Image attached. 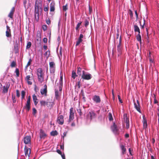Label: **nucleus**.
I'll return each instance as SVG.
<instances>
[{
  "mask_svg": "<svg viewBox=\"0 0 159 159\" xmlns=\"http://www.w3.org/2000/svg\"><path fill=\"white\" fill-rule=\"evenodd\" d=\"M44 89H41L40 90V93L42 95H44L45 96H47V86L46 84H45L44 85Z\"/></svg>",
  "mask_w": 159,
  "mask_h": 159,
  "instance_id": "12",
  "label": "nucleus"
},
{
  "mask_svg": "<svg viewBox=\"0 0 159 159\" xmlns=\"http://www.w3.org/2000/svg\"><path fill=\"white\" fill-rule=\"evenodd\" d=\"M61 157L62 158V159H65V155L63 154H61Z\"/></svg>",
  "mask_w": 159,
  "mask_h": 159,
  "instance_id": "60",
  "label": "nucleus"
},
{
  "mask_svg": "<svg viewBox=\"0 0 159 159\" xmlns=\"http://www.w3.org/2000/svg\"><path fill=\"white\" fill-rule=\"evenodd\" d=\"M24 152L25 156L27 157V156L29 157L30 156L31 153L30 149V148H28L26 146H25Z\"/></svg>",
  "mask_w": 159,
  "mask_h": 159,
  "instance_id": "9",
  "label": "nucleus"
},
{
  "mask_svg": "<svg viewBox=\"0 0 159 159\" xmlns=\"http://www.w3.org/2000/svg\"><path fill=\"white\" fill-rule=\"evenodd\" d=\"M140 34V33H138L136 39L137 40L141 43V38Z\"/></svg>",
  "mask_w": 159,
  "mask_h": 159,
  "instance_id": "28",
  "label": "nucleus"
},
{
  "mask_svg": "<svg viewBox=\"0 0 159 159\" xmlns=\"http://www.w3.org/2000/svg\"><path fill=\"white\" fill-rule=\"evenodd\" d=\"M111 129L112 132L115 134L117 133V129L116 125L114 123L113 125L111 126Z\"/></svg>",
  "mask_w": 159,
  "mask_h": 159,
  "instance_id": "16",
  "label": "nucleus"
},
{
  "mask_svg": "<svg viewBox=\"0 0 159 159\" xmlns=\"http://www.w3.org/2000/svg\"><path fill=\"white\" fill-rule=\"evenodd\" d=\"M63 9L64 11H66L67 9V5L63 6Z\"/></svg>",
  "mask_w": 159,
  "mask_h": 159,
  "instance_id": "51",
  "label": "nucleus"
},
{
  "mask_svg": "<svg viewBox=\"0 0 159 159\" xmlns=\"http://www.w3.org/2000/svg\"><path fill=\"white\" fill-rule=\"evenodd\" d=\"M120 147L122 151V153L124 154L125 153L126 151V149L125 148V146L123 145H120Z\"/></svg>",
  "mask_w": 159,
  "mask_h": 159,
  "instance_id": "25",
  "label": "nucleus"
},
{
  "mask_svg": "<svg viewBox=\"0 0 159 159\" xmlns=\"http://www.w3.org/2000/svg\"><path fill=\"white\" fill-rule=\"evenodd\" d=\"M10 84H7L6 86H4L2 88L3 92L4 93H7V92L8 89L9 87Z\"/></svg>",
  "mask_w": 159,
  "mask_h": 159,
  "instance_id": "21",
  "label": "nucleus"
},
{
  "mask_svg": "<svg viewBox=\"0 0 159 159\" xmlns=\"http://www.w3.org/2000/svg\"><path fill=\"white\" fill-rule=\"evenodd\" d=\"M32 61V60L31 59V58L30 59L28 62L27 63V65L25 66V69H27L28 66H30V64H31Z\"/></svg>",
  "mask_w": 159,
  "mask_h": 159,
  "instance_id": "29",
  "label": "nucleus"
},
{
  "mask_svg": "<svg viewBox=\"0 0 159 159\" xmlns=\"http://www.w3.org/2000/svg\"><path fill=\"white\" fill-rule=\"evenodd\" d=\"M50 55V52L49 51H46L44 53V55L47 58H48Z\"/></svg>",
  "mask_w": 159,
  "mask_h": 159,
  "instance_id": "33",
  "label": "nucleus"
},
{
  "mask_svg": "<svg viewBox=\"0 0 159 159\" xmlns=\"http://www.w3.org/2000/svg\"><path fill=\"white\" fill-rule=\"evenodd\" d=\"M154 102L155 104H156L158 102V101L156 99V98L154 99Z\"/></svg>",
  "mask_w": 159,
  "mask_h": 159,
  "instance_id": "64",
  "label": "nucleus"
},
{
  "mask_svg": "<svg viewBox=\"0 0 159 159\" xmlns=\"http://www.w3.org/2000/svg\"><path fill=\"white\" fill-rule=\"evenodd\" d=\"M89 25V22L87 20H86L84 21V26L87 27Z\"/></svg>",
  "mask_w": 159,
  "mask_h": 159,
  "instance_id": "43",
  "label": "nucleus"
},
{
  "mask_svg": "<svg viewBox=\"0 0 159 159\" xmlns=\"http://www.w3.org/2000/svg\"><path fill=\"white\" fill-rule=\"evenodd\" d=\"M12 100H13V102L14 103H15L16 102V100H15V97H12Z\"/></svg>",
  "mask_w": 159,
  "mask_h": 159,
  "instance_id": "59",
  "label": "nucleus"
},
{
  "mask_svg": "<svg viewBox=\"0 0 159 159\" xmlns=\"http://www.w3.org/2000/svg\"><path fill=\"white\" fill-rule=\"evenodd\" d=\"M57 122L60 125H62L64 123V117L62 115L59 116L57 119Z\"/></svg>",
  "mask_w": 159,
  "mask_h": 159,
  "instance_id": "10",
  "label": "nucleus"
},
{
  "mask_svg": "<svg viewBox=\"0 0 159 159\" xmlns=\"http://www.w3.org/2000/svg\"><path fill=\"white\" fill-rule=\"evenodd\" d=\"M30 99H31V97L30 96H29L28 97L27 101L30 102Z\"/></svg>",
  "mask_w": 159,
  "mask_h": 159,
  "instance_id": "56",
  "label": "nucleus"
},
{
  "mask_svg": "<svg viewBox=\"0 0 159 159\" xmlns=\"http://www.w3.org/2000/svg\"><path fill=\"white\" fill-rule=\"evenodd\" d=\"M37 36V41H40L41 40V34L40 33H37L36 35Z\"/></svg>",
  "mask_w": 159,
  "mask_h": 159,
  "instance_id": "35",
  "label": "nucleus"
},
{
  "mask_svg": "<svg viewBox=\"0 0 159 159\" xmlns=\"http://www.w3.org/2000/svg\"><path fill=\"white\" fill-rule=\"evenodd\" d=\"M55 3L54 1L51 2L50 4V12H54L55 10Z\"/></svg>",
  "mask_w": 159,
  "mask_h": 159,
  "instance_id": "13",
  "label": "nucleus"
},
{
  "mask_svg": "<svg viewBox=\"0 0 159 159\" xmlns=\"http://www.w3.org/2000/svg\"><path fill=\"white\" fill-rule=\"evenodd\" d=\"M83 37H84L83 35L82 34H80V37L79 38L81 39H82L83 38Z\"/></svg>",
  "mask_w": 159,
  "mask_h": 159,
  "instance_id": "57",
  "label": "nucleus"
},
{
  "mask_svg": "<svg viewBox=\"0 0 159 159\" xmlns=\"http://www.w3.org/2000/svg\"><path fill=\"white\" fill-rule=\"evenodd\" d=\"M109 119L110 121H111L113 120L112 116L111 113L109 112L108 113Z\"/></svg>",
  "mask_w": 159,
  "mask_h": 159,
  "instance_id": "38",
  "label": "nucleus"
},
{
  "mask_svg": "<svg viewBox=\"0 0 159 159\" xmlns=\"http://www.w3.org/2000/svg\"><path fill=\"white\" fill-rule=\"evenodd\" d=\"M152 142L153 144L155 142V140L154 138H152Z\"/></svg>",
  "mask_w": 159,
  "mask_h": 159,
  "instance_id": "63",
  "label": "nucleus"
},
{
  "mask_svg": "<svg viewBox=\"0 0 159 159\" xmlns=\"http://www.w3.org/2000/svg\"><path fill=\"white\" fill-rule=\"evenodd\" d=\"M42 28H43V30L44 31H46L47 29V26L46 25H43L42 26Z\"/></svg>",
  "mask_w": 159,
  "mask_h": 159,
  "instance_id": "45",
  "label": "nucleus"
},
{
  "mask_svg": "<svg viewBox=\"0 0 159 159\" xmlns=\"http://www.w3.org/2000/svg\"><path fill=\"white\" fill-rule=\"evenodd\" d=\"M49 9V7L48 5L45 6L44 7V11H48Z\"/></svg>",
  "mask_w": 159,
  "mask_h": 159,
  "instance_id": "41",
  "label": "nucleus"
},
{
  "mask_svg": "<svg viewBox=\"0 0 159 159\" xmlns=\"http://www.w3.org/2000/svg\"><path fill=\"white\" fill-rule=\"evenodd\" d=\"M55 96L57 98L59 97V93H58V91L57 90H55Z\"/></svg>",
  "mask_w": 159,
  "mask_h": 159,
  "instance_id": "42",
  "label": "nucleus"
},
{
  "mask_svg": "<svg viewBox=\"0 0 159 159\" xmlns=\"http://www.w3.org/2000/svg\"><path fill=\"white\" fill-rule=\"evenodd\" d=\"M33 114L35 115L37 112V111L35 108H33L32 109Z\"/></svg>",
  "mask_w": 159,
  "mask_h": 159,
  "instance_id": "49",
  "label": "nucleus"
},
{
  "mask_svg": "<svg viewBox=\"0 0 159 159\" xmlns=\"http://www.w3.org/2000/svg\"><path fill=\"white\" fill-rule=\"evenodd\" d=\"M55 67V64L54 62L52 61L49 63V68Z\"/></svg>",
  "mask_w": 159,
  "mask_h": 159,
  "instance_id": "32",
  "label": "nucleus"
},
{
  "mask_svg": "<svg viewBox=\"0 0 159 159\" xmlns=\"http://www.w3.org/2000/svg\"><path fill=\"white\" fill-rule=\"evenodd\" d=\"M77 76V75H76V72L74 70H73L72 73V77L75 79Z\"/></svg>",
  "mask_w": 159,
  "mask_h": 159,
  "instance_id": "31",
  "label": "nucleus"
},
{
  "mask_svg": "<svg viewBox=\"0 0 159 159\" xmlns=\"http://www.w3.org/2000/svg\"><path fill=\"white\" fill-rule=\"evenodd\" d=\"M38 1L36 0L35 2V7L34 8V14L36 18V16L37 17V20H38L39 18V9H41L42 6V2L41 3V6H39L38 3Z\"/></svg>",
  "mask_w": 159,
  "mask_h": 159,
  "instance_id": "2",
  "label": "nucleus"
},
{
  "mask_svg": "<svg viewBox=\"0 0 159 159\" xmlns=\"http://www.w3.org/2000/svg\"><path fill=\"white\" fill-rule=\"evenodd\" d=\"M16 75L17 76H19V70L18 69H16Z\"/></svg>",
  "mask_w": 159,
  "mask_h": 159,
  "instance_id": "55",
  "label": "nucleus"
},
{
  "mask_svg": "<svg viewBox=\"0 0 159 159\" xmlns=\"http://www.w3.org/2000/svg\"><path fill=\"white\" fill-rule=\"evenodd\" d=\"M15 7H13L12 8L10 13H9L8 15V17L11 19H12L13 18V16L14 14V13L15 11Z\"/></svg>",
  "mask_w": 159,
  "mask_h": 159,
  "instance_id": "18",
  "label": "nucleus"
},
{
  "mask_svg": "<svg viewBox=\"0 0 159 159\" xmlns=\"http://www.w3.org/2000/svg\"><path fill=\"white\" fill-rule=\"evenodd\" d=\"M93 101L96 103H99L101 102V99L99 96L95 95L92 98Z\"/></svg>",
  "mask_w": 159,
  "mask_h": 159,
  "instance_id": "11",
  "label": "nucleus"
},
{
  "mask_svg": "<svg viewBox=\"0 0 159 159\" xmlns=\"http://www.w3.org/2000/svg\"><path fill=\"white\" fill-rule=\"evenodd\" d=\"M31 45V43L30 42H29L27 43L26 48L28 49L30 48Z\"/></svg>",
  "mask_w": 159,
  "mask_h": 159,
  "instance_id": "34",
  "label": "nucleus"
},
{
  "mask_svg": "<svg viewBox=\"0 0 159 159\" xmlns=\"http://www.w3.org/2000/svg\"><path fill=\"white\" fill-rule=\"evenodd\" d=\"M96 114L93 111H89L88 114V117H89L91 119H92L95 117Z\"/></svg>",
  "mask_w": 159,
  "mask_h": 159,
  "instance_id": "15",
  "label": "nucleus"
},
{
  "mask_svg": "<svg viewBox=\"0 0 159 159\" xmlns=\"http://www.w3.org/2000/svg\"><path fill=\"white\" fill-rule=\"evenodd\" d=\"M143 123L144 128H146L148 126L147 122V120L145 119V116H143Z\"/></svg>",
  "mask_w": 159,
  "mask_h": 159,
  "instance_id": "20",
  "label": "nucleus"
},
{
  "mask_svg": "<svg viewBox=\"0 0 159 159\" xmlns=\"http://www.w3.org/2000/svg\"><path fill=\"white\" fill-rule=\"evenodd\" d=\"M16 62L14 61H13L11 63V67H15V66H16Z\"/></svg>",
  "mask_w": 159,
  "mask_h": 159,
  "instance_id": "44",
  "label": "nucleus"
},
{
  "mask_svg": "<svg viewBox=\"0 0 159 159\" xmlns=\"http://www.w3.org/2000/svg\"><path fill=\"white\" fill-rule=\"evenodd\" d=\"M16 95L17 97H19L20 96L19 91L18 90H16Z\"/></svg>",
  "mask_w": 159,
  "mask_h": 159,
  "instance_id": "50",
  "label": "nucleus"
},
{
  "mask_svg": "<svg viewBox=\"0 0 159 159\" xmlns=\"http://www.w3.org/2000/svg\"><path fill=\"white\" fill-rule=\"evenodd\" d=\"M60 78L59 80L63 81V75H61V73L60 74Z\"/></svg>",
  "mask_w": 159,
  "mask_h": 159,
  "instance_id": "58",
  "label": "nucleus"
},
{
  "mask_svg": "<svg viewBox=\"0 0 159 159\" xmlns=\"http://www.w3.org/2000/svg\"><path fill=\"white\" fill-rule=\"evenodd\" d=\"M77 73L80 75H82V68L80 67L77 68Z\"/></svg>",
  "mask_w": 159,
  "mask_h": 159,
  "instance_id": "26",
  "label": "nucleus"
},
{
  "mask_svg": "<svg viewBox=\"0 0 159 159\" xmlns=\"http://www.w3.org/2000/svg\"><path fill=\"white\" fill-rule=\"evenodd\" d=\"M83 40L82 39H80L78 38V40L76 42V46H77L78 45L81 43L82 41Z\"/></svg>",
  "mask_w": 159,
  "mask_h": 159,
  "instance_id": "36",
  "label": "nucleus"
},
{
  "mask_svg": "<svg viewBox=\"0 0 159 159\" xmlns=\"http://www.w3.org/2000/svg\"><path fill=\"white\" fill-rule=\"evenodd\" d=\"M40 102L41 106H45V105H46L48 107H49L50 105H51V107H52L53 104V102H50L48 101H45L44 100L40 101Z\"/></svg>",
  "mask_w": 159,
  "mask_h": 159,
  "instance_id": "4",
  "label": "nucleus"
},
{
  "mask_svg": "<svg viewBox=\"0 0 159 159\" xmlns=\"http://www.w3.org/2000/svg\"><path fill=\"white\" fill-rule=\"evenodd\" d=\"M92 75L90 74L88 72H85L84 70L82 71L81 78L83 79L89 80L92 78Z\"/></svg>",
  "mask_w": 159,
  "mask_h": 159,
  "instance_id": "3",
  "label": "nucleus"
},
{
  "mask_svg": "<svg viewBox=\"0 0 159 159\" xmlns=\"http://www.w3.org/2000/svg\"><path fill=\"white\" fill-rule=\"evenodd\" d=\"M24 141L25 144H29L30 143L31 137L30 136H26L24 138Z\"/></svg>",
  "mask_w": 159,
  "mask_h": 159,
  "instance_id": "14",
  "label": "nucleus"
},
{
  "mask_svg": "<svg viewBox=\"0 0 159 159\" xmlns=\"http://www.w3.org/2000/svg\"><path fill=\"white\" fill-rule=\"evenodd\" d=\"M77 112L79 113V115L80 116H81L82 115L81 111L80 109V108H79L77 109Z\"/></svg>",
  "mask_w": 159,
  "mask_h": 159,
  "instance_id": "46",
  "label": "nucleus"
},
{
  "mask_svg": "<svg viewBox=\"0 0 159 159\" xmlns=\"http://www.w3.org/2000/svg\"><path fill=\"white\" fill-rule=\"evenodd\" d=\"M30 102H26L25 106L24 107V108L27 111H28L30 109Z\"/></svg>",
  "mask_w": 159,
  "mask_h": 159,
  "instance_id": "17",
  "label": "nucleus"
},
{
  "mask_svg": "<svg viewBox=\"0 0 159 159\" xmlns=\"http://www.w3.org/2000/svg\"><path fill=\"white\" fill-rule=\"evenodd\" d=\"M38 81L40 83H42L44 81V71L41 68H38L36 70Z\"/></svg>",
  "mask_w": 159,
  "mask_h": 159,
  "instance_id": "1",
  "label": "nucleus"
},
{
  "mask_svg": "<svg viewBox=\"0 0 159 159\" xmlns=\"http://www.w3.org/2000/svg\"><path fill=\"white\" fill-rule=\"evenodd\" d=\"M25 95V92L24 90L22 91L21 93L22 99H23L24 98Z\"/></svg>",
  "mask_w": 159,
  "mask_h": 159,
  "instance_id": "39",
  "label": "nucleus"
},
{
  "mask_svg": "<svg viewBox=\"0 0 159 159\" xmlns=\"http://www.w3.org/2000/svg\"><path fill=\"white\" fill-rule=\"evenodd\" d=\"M124 121L126 123H129V121L128 118L126 116L124 117Z\"/></svg>",
  "mask_w": 159,
  "mask_h": 159,
  "instance_id": "47",
  "label": "nucleus"
},
{
  "mask_svg": "<svg viewBox=\"0 0 159 159\" xmlns=\"http://www.w3.org/2000/svg\"><path fill=\"white\" fill-rule=\"evenodd\" d=\"M59 90L60 91L62 90V88L63 86V81L59 80Z\"/></svg>",
  "mask_w": 159,
  "mask_h": 159,
  "instance_id": "27",
  "label": "nucleus"
},
{
  "mask_svg": "<svg viewBox=\"0 0 159 159\" xmlns=\"http://www.w3.org/2000/svg\"><path fill=\"white\" fill-rule=\"evenodd\" d=\"M33 99L35 105H36L38 103V99L36 96L35 94L33 95Z\"/></svg>",
  "mask_w": 159,
  "mask_h": 159,
  "instance_id": "23",
  "label": "nucleus"
},
{
  "mask_svg": "<svg viewBox=\"0 0 159 159\" xmlns=\"http://www.w3.org/2000/svg\"><path fill=\"white\" fill-rule=\"evenodd\" d=\"M26 3H27V0H24L23 1V4L24 5V6L25 8L26 9Z\"/></svg>",
  "mask_w": 159,
  "mask_h": 159,
  "instance_id": "48",
  "label": "nucleus"
},
{
  "mask_svg": "<svg viewBox=\"0 0 159 159\" xmlns=\"http://www.w3.org/2000/svg\"><path fill=\"white\" fill-rule=\"evenodd\" d=\"M33 78V76H31L30 75H28L25 77V80L28 84L31 85L32 84V82L31 81Z\"/></svg>",
  "mask_w": 159,
  "mask_h": 159,
  "instance_id": "8",
  "label": "nucleus"
},
{
  "mask_svg": "<svg viewBox=\"0 0 159 159\" xmlns=\"http://www.w3.org/2000/svg\"><path fill=\"white\" fill-rule=\"evenodd\" d=\"M82 23L81 22H80L79 23H78L77 24L76 27L75 28V29L76 30H79V28L80 27V26L81 25V24Z\"/></svg>",
  "mask_w": 159,
  "mask_h": 159,
  "instance_id": "40",
  "label": "nucleus"
},
{
  "mask_svg": "<svg viewBox=\"0 0 159 159\" xmlns=\"http://www.w3.org/2000/svg\"><path fill=\"white\" fill-rule=\"evenodd\" d=\"M50 70L51 73H54L55 70V67L50 68Z\"/></svg>",
  "mask_w": 159,
  "mask_h": 159,
  "instance_id": "37",
  "label": "nucleus"
},
{
  "mask_svg": "<svg viewBox=\"0 0 159 159\" xmlns=\"http://www.w3.org/2000/svg\"><path fill=\"white\" fill-rule=\"evenodd\" d=\"M134 102V108L136 109V110L139 112V113H141V111L140 109V107L139 105V103L138 100H137V102L136 103L134 100H133Z\"/></svg>",
  "mask_w": 159,
  "mask_h": 159,
  "instance_id": "7",
  "label": "nucleus"
},
{
  "mask_svg": "<svg viewBox=\"0 0 159 159\" xmlns=\"http://www.w3.org/2000/svg\"><path fill=\"white\" fill-rule=\"evenodd\" d=\"M117 51L118 52V56H120L122 53L121 47V37L120 38L119 42L118 45L117 46Z\"/></svg>",
  "mask_w": 159,
  "mask_h": 159,
  "instance_id": "5",
  "label": "nucleus"
},
{
  "mask_svg": "<svg viewBox=\"0 0 159 159\" xmlns=\"http://www.w3.org/2000/svg\"><path fill=\"white\" fill-rule=\"evenodd\" d=\"M129 123H126V127L127 128H128L129 127Z\"/></svg>",
  "mask_w": 159,
  "mask_h": 159,
  "instance_id": "62",
  "label": "nucleus"
},
{
  "mask_svg": "<svg viewBox=\"0 0 159 159\" xmlns=\"http://www.w3.org/2000/svg\"><path fill=\"white\" fill-rule=\"evenodd\" d=\"M50 134L52 136H55L58 134V133L56 130L53 131L51 132Z\"/></svg>",
  "mask_w": 159,
  "mask_h": 159,
  "instance_id": "30",
  "label": "nucleus"
},
{
  "mask_svg": "<svg viewBox=\"0 0 159 159\" xmlns=\"http://www.w3.org/2000/svg\"><path fill=\"white\" fill-rule=\"evenodd\" d=\"M134 31L135 32H137L138 33H140V32L139 28L137 25H134Z\"/></svg>",
  "mask_w": 159,
  "mask_h": 159,
  "instance_id": "24",
  "label": "nucleus"
},
{
  "mask_svg": "<svg viewBox=\"0 0 159 159\" xmlns=\"http://www.w3.org/2000/svg\"><path fill=\"white\" fill-rule=\"evenodd\" d=\"M118 99H119V102L120 103H122V101L119 95H118Z\"/></svg>",
  "mask_w": 159,
  "mask_h": 159,
  "instance_id": "52",
  "label": "nucleus"
},
{
  "mask_svg": "<svg viewBox=\"0 0 159 159\" xmlns=\"http://www.w3.org/2000/svg\"><path fill=\"white\" fill-rule=\"evenodd\" d=\"M74 109L73 107H71L70 109V116L69 120V122H70L74 119Z\"/></svg>",
  "mask_w": 159,
  "mask_h": 159,
  "instance_id": "6",
  "label": "nucleus"
},
{
  "mask_svg": "<svg viewBox=\"0 0 159 159\" xmlns=\"http://www.w3.org/2000/svg\"><path fill=\"white\" fill-rule=\"evenodd\" d=\"M57 152L58 154L60 155H61L62 154L61 151L59 149H57Z\"/></svg>",
  "mask_w": 159,
  "mask_h": 159,
  "instance_id": "54",
  "label": "nucleus"
},
{
  "mask_svg": "<svg viewBox=\"0 0 159 159\" xmlns=\"http://www.w3.org/2000/svg\"><path fill=\"white\" fill-rule=\"evenodd\" d=\"M7 30L6 32V36L7 37H9L11 35L10 30V29L9 27L7 25Z\"/></svg>",
  "mask_w": 159,
  "mask_h": 159,
  "instance_id": "22",
  "label": "nucleus"
},
{
  "mask_svg": "<svg viewBox=\"0 0 159 159\" xmlns=\"http://www.w3.org/2000/svg\"><path fill=\"white\" fill-rule=\"evenodd\" d=\"M48 39L46 38H44L43 39V41L44 43H46L47 42Z\"/></svg>",
  "mask_w": 159,
  "mask_h": 159,
  "instance_id": "53",
  "label": "nucleus"
},
{
  "mask_svg": "<svg viewBox=\"0 0 159 159\" xmlns=\"http://www.w3.org/2000/svg\"><path fill=\"white\" fill-rule=\"evenodd\" d=\"M46 136V135L44 131L41 129H40V138L41 139L44 138Z\"/></svg>",
  "mask_w": 159,
  "mask_h": 159,
  "instance_id": "19",
  "label": "nucleus"
},
{
  "mask_svg": "<svg viewBox=\"0 0 159 159\" xmlns=\"http://www.w3.org/2000/svg\"><path fill=\"white\" fill-rule=\"evenodd\" d=\"M43 49L45 50H46L47 49V46L46 45H43Z\"/></svg>",
  "mask_w": 159,
  "mask_h": 159,
  "instance_id": "61",
  "label": "nucleus"
}]
</instances>
